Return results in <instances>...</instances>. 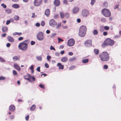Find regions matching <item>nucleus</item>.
Segmentation results:
<instances>
[{"label": "nucleus", "mask_w": 121, "mask_h": 121, "mask_svg": "<svg viewBox=\"0 0 121 121\" xmlns=\"http://www.w3.org/2000/svg\"><path fill=\"white\" fill-rule=\"evenodd\" d=\"M68 60V58L66 57H64L62 58L61 59V61L63 62H66Z\"/></svg>", "instance_id": "4be33fe9"}, {"label": "nucleus", "mask_w": 121, "mask_h": 121, "mask_svg": "<svg viewBox=\"0 0 121 121\" xmlns=\"http://www.w3.org/2000/svg\"><path fill=\"white\" fill-rule=\"evenodd\" d=\"M12 7L14 8L17 9L19 8V6L18 4H14L12 5Z\"/></svg>", "instance_id": "5701e85b"}, {"label": "nucleus", "mask_w": 121, "mask_h": 121, "mask_svg": "<svg viewBox=\"0 0 121 121\" xmlns=\"http://www.w3.org/2000/svg\"><path fill=\"white\" fill-rule=\"evenodd\" d=\"M56 25V28L57 29H58L61 26V23H58Z\"/></svg>", "instance_id": "a878e982"}, {"label": "nucleus", "mask_w": 121, "mask_h": 121, "mask_svg": "<svg viewBox=\"0 0 121 121\" xmlns=\"http://www.w3.org/2000/svg\"><path fill=\"white\" fill-rule=\"evenodd\" d=\"M107 35V32L105 31L103 33V35L104 36H106Z\"/></svg>", "instance_id": "69168bd1"}, {"label": "nucleus", "mask_w": 121, "mask_h": 121, "mask_svg": "<svg viewBox=\"0 0 121 121\" xmlns=\"http://www.w3.org/2000/svg\"><path fill=\"white\" fill-rule=\"evenodd\" d=\"M76 59V58L75 57H74L70 59L69 60L70 61H72L75 60Z\"/></svg>", "instance_id": "58836bf2"}, {"label": "nucleus", "mask_w": 121, "mask_h": 121, "mask_svg": "<svg viewBox=\"0 0 121 121\" xmlns=\"http://www.w3.org/2000/svg\"><path fill=\"white\" fill-rule=\"evenodd\" d=\"M86 33V32H84L83 31H79V36L81 37H83L85 35Z\"/></svg>", "instance_id": "4468645a"}, {"label": "nucleus", "mask_w": 121, "mask_h": 121, "mask_svg": "<svg viewBox=\"0 0 121 121\" xmlns=\"http://www.w3.org/2000/svg\"><path fill=\"white\" fill-rule=\"evenodd\" d=\"M6 13H10L12 12V11L11 9H8L5 10Z\"/></svg>", "instance_id": "7c9ffc66"}, {"label": "nucleus", "mask_w": 121, "mask_h": 121, "mask_svg": "<svg viewBox=\"0 0 121 121\" xmlns=\"http://www.w3.org/2000/svg\"><path fill=\"white\" fill-rule=\"evenodd\" d=\"M22 34L21 32H15L13 33V35H20Z\"/></svg>", "instance_id": "bb28decb"}, {"label": "nucleus", "mask_w": 121, "mask_h": 121, "mask_svg": "<svg viewBox=\"0 0 121 121\" xmlns=\"http://www.w3.org/2000/svg\"><path fill=\"white\" fill-rule=\"evenodd\" d=\"M95 0H91V4L92 5H93L94 3L95 2Z\"/></svg>", "instance_id": "49530a36"}, {"label": "nucleus", "mask_w": 121, "mask_h": 121, "mask_svg": "<svg viewBox=\"0 0 121 121\" xmlns=\"http://www.w3.org/2000/svg\"><path fill=\"white\" fill-rule=\"evenodd\" d=\"M89 61L88 59H84L82 60V62L83 63H87Z\"/></svg>", "instance_id": "cd10ccee"}, {"label": "nucleus", "mask_w": 121, "mask_h": 121, "mask_svg": "<svg viewBox=\"0 0 121 121\" xmlns=\"http://www.w3.org/2000/svg\"><path fill=\"white\" fill-rule=\"evenodd\" d=\"M13 18L15 20H19V16L15 15L14 16Z\"/></svg>", "instance_id": "473e14b6"}, {"label": "nucleus", "mask_w": 121, "mask_h": 121, "mask_svg": "<svg viewBox=\"0 0 121 121\" xmlns=\"http://www.w3.org/2000/svg\"><path fill=\"white\" fill-rule=\"evenodd\" d=\"M19 57L17 56H15L13 57V59L14 61H16L17 60L19 59Z\"/></svg>", "instance_id": "b1692460"}, {"label": "nucleus", "mask_w": 121, "mask_h": 121, "mask_svg": "<svg viewBox=\"0 0 121 121\" xmlns=\"http://www.w3.org/2000/svg\"><path fill=\"white\" fill-rule=\"evenodd\" d=\"M108 6V3L107 2H105L103 4V7H107Z\"/></svg>", "instance_id": "2f4dec72"}, {"label": "nucleus", "mask_w": 121, "mask_h": 121, "mask_svg": "<svg viewBox=\"0 0 121 121\" xmlns=\"http://www.w3.org/2000/svg\"><path fill=\"white\" fill-rule=\"evenodd\" d=\"M56 33H53L51 35V37H54V36H56Z\"/></svg>", "instance_id": "338daca9"}, {"label": "nucleus", "mask_w": 121, "mask_h": 121, "mask_svg": "<svg viewBox=\"0 0 121 121\" xmlns=\"http://www.w3.org/2000/svg\"><path fill=\"white\" fill-rule=\"evenodd\" d=\"M39 86L41 88L43 89H44L45 88L44 86L43 85L40 84L39 85Z\"/></svg>", "instance_id": "de8ad7c7"}, {"label": "nucleus", "mask_w": 121, "mask_h": 121, "mask_svg": "<svg viewBox=\"0 0 121 121\" xmlns=\"http://www.w3.org/2000/svg\"><path fill=\"white\" fill-rule=\"evenodd\" d=\"M42 0H34V4L35 6H39L41 4Z\"/></svg>", "instance_id": "6e6552de"}, {"label": "nucleus", "mask_w": 121, "mask_h": 121, "mask_svg": "<svg viewBox=\"0 0 121 121\" xmlns=\"http://www.w3.org/2000/svg\"><path fill=\"white\" fill-rule=\"evenodd\" d=\"M15 109V107L14 106L12 105H11L9 107V109L11 111H14Z\"/></svg>", "instance_id": "a211bd4d"}, {"label": "nucleus", "mask_w": 121, "mask_h": 121, "mask_svg": "<svg viewBox=\"0 0 121 121\" xmlns=\"http://www.w3.org/2000/svg\"><path fill=\"white\" fill-rule=\"evenodd\" d=\"M50 11L48 9H47L45 11V14L47 17L49 16L50 14Z\"/></svg>", "instance_id": "dca6fc26"}, {"label": "nucleus", "mask_w": 121, "mask_h": 121, "mask_svg": "<svg viewBox=\"0 0 121 121\" xmlns=\"http://www.w3.org/2000/svg\"><path fill=\"white\" fill-rule=\"evenodd\" d=\"M99 57L101 60L103 61H108L110 58L109 55L108 53L106 52H104L100 54Z\"/></svg>", "instance_id": "f03ea898"}, {"label": "nucleus", "mask_w": 121, "mask_h": 121, "mask_svg": "<svg viewBox=\"0 0 121 121\" xmlns=\"http://www.w3.org/2000/svg\"><path fill=\"white\" fill-rule=\"evenodd\" d=\"M93 33L95 35H97L98 34V31L96 30H95L93 31Z\"/></svg>", "instance_id": "f704fd0d"}, {"label": "nucleus", "mask_w": 121, "mask_h": 121, "mask_svg": "<svg viewBox=\"0 0 121 121\" xmlns=\"http://www.w3.org/2000/svg\"><path fill=\"white\" fill-rule=\"evenodd\" d=\"M0 61L2 62H5V60L3 59L0 57Z\"/></svg>", "instance_id": "864d4df0"}, {"label": "nucleus", "mask_w": 121, "mask_h": 121, "mask_svg": "<svg viewBox=\"0 0 121 121\" xmlns=\"http://www.w3.org/2000/svg\"><path fill=\"white\" fill-rule=\"evenodd\" d=\"M99 50L98 49H95L94 50V52L95 54H98L99 53Z\"/></svg>", "instance_id": "72a5a7b5"}, {"label": "nucleus", "mask_w": 121, "mask_h": 121, "mask_svg": "<svg viewBox=\"0 0 121 121\" xmlns=\"http://www.w3.org/2000/svg\"><path fill=\"white\" fill-rule=\"evenodd\" d=\"M60 2L59 0H55L54 2V5L56 6H58L60 4Z\"/></svg>", "instance_id": "f8f14e48"}, {"label": "nucleus", "mask_w": 121, "mask_h": 121, "mask_svg": "<svg viewBox=\"0 0 121 121\" xmlns=\"http://www.w3.org/2000/svg\"><path fill=\"white\" fill-rule=\"evenodd\" d=\"M23 39V37H21L19 38L18 39V40L19 41L22 40Z\"/></svg>", "instance_id": "09e8293b"}, {"label": "nucleus", "mask_w": 121, "mask_h": 121, "mask_svg": "<svg viewBox=\"0 0 121 121\" xmlns=\"http://www.w3.org/2000/svg\"><path fill=\"white\" fill-rule=\"evenodd\" d=\"M51 57L49 56H47V60L48 61L50 60Z\"/></svg>", "instance_id": "3c124183"}, {"label": "nucleus", "mask_w": 121, "mask_h": 121, "mask_svg": "<svg viewBox=\"0 0 121 121\" xmlns=\"http://www.w3.org/2000/svg\"><path fill=\"white\" fill-rule=\"evenodd\" d=\"M37 39L39 40H42L43 39V33L42 32H39L37 36Z\"/></svg>", "instance_id": "9d476101"}, {"label": "nucleus", "mask_w": 121, "mask_h": 121, "mask_svg": "<svg viewBox=\"0 0 121 121\" xmlns=\"http://www.w3.org/2000/svg\"><path fill=\"white\" fill-rule=\"evenodd\" d=\"M102 14L105 17H109L111 15V13L110 10L107 9H103L101 11Z\"/></svg>", "instance_id": "20e7f679"}, {"label": "nucleus", "mask_w": 121, "mask_h": 121, "mask_svg": "<svg viewBox=\"0 0 121 121\" xmlns=\"http://www.w3.org/2000/svg\"><path fill=\"white\" fill-rule=\"evenodd\" d=\"M10 22V21L9 20H8L7 21L6 24L7 25H8L9 24Z\"/></svg>", "instance_id": "0e129e2a"}, {"label": "nucleus", "mask_w": 121, "mask_h": 121, "mask_svg": "<svg viewBox=\"0 0 121 121\" xmlns=\"http://www.w3.org/2000/svg\"><path fill=\"white\" fill-rule=\"evenodd\" d=\"M70 15L68 13H66L65 14V17L67 19L68 18H69Z\"/></svg>", "instance_id": "c85d7f7f"}, {"label": "nucleus", "mask_w": 121, "mask_h": 121, "mask_svg": "<svg viewBox=\"0 0 121 121\" xmlns=\"http://www.w3.org/2000/svg\"><path fill=\"white\" fill-rule=\"evenodd\" d=\"M2 30L4 32H7L8 31V28L5 26H4L2 27Z\"/></svg>", "instance_id": "aec40b11"}, {"label": "nucleus", "mask_w": 121, "mask_h": 121, "mask_svg": "<svg viewBox=\"0 0 121 121\" xmlns=\"http://www.w3.org/2000/svg\"><path fill=\"white\" fill-rule=\"evenodd\" d=\"M13 74L14 75H16L17 76H18V74L17 72L14 70H13Z\"/></svg>", "instance_id": "c9c22d12"}, {"label": "nucleus", "mask_w": 121, "mask_h": 121, "mask_svg": "<svg viewBox=\"0 0 121 121\" xmlns=\"http://www.w3.org/2000/svg\"><path fill=\"white\" fill-rule=\"evenodd\" d=\"M55 55L57 56H59L60 55V53L58 52H56L55 53Z\"/></svg>", "instance_id": "13d9d810"}, {"label": "nucleus", "mask_w": 121, "mask_h": 121, "mask_svg": "<svg viewBox=\"0 0 121 121\" xmlns=\"http://www.w3.org/2000/svg\"><path fill=\"white\" fill-rule=\"evenodd\" d=\"M36 26L37 27H39L40 26V24L39 23H37L35 24Z\"/></svg>", "instance_id": "774afa93"}, {"label": "nucleus", "mask_w": 121, "mask_h": 121, "mask_svg": "<svg viewBox=\"0 0 121 121\" xmlns=\"http://www.w3.org/2000/svg\"><path fill=\"white\" fill-rule=\"evenodd\" d=\"M104 68L105 69H108V66L107 65H104Z\"/></svg>", "instance_id": "603ef678"}, {"label": "nucleus", "mask_w": 121, "mask_h": 121, "mask_svg": "<svg viewBox=\"0 0 121 121\" xmlns=\"http://www.w3.org/2000/svg\"><path fill=\"white\" fill-rule=\"evenodd\" d=\"M104 28L105 30H108L109 29V27L107 26H104Z\"/></svg>", "instance_id": "a18cd8bd"}, {"label": "nucleus", "mask_w": 121, "mask_h": 121, "mask_svg": "<svg viewBox=\"0 0 121 121\" xmlns=\"http://www.w3.org/2000/svg\"><path fill=\"white\" fill-rule=\"evenodd\" d=\"M60 14L61 18H62L64 17V14L63 13V12H60Z\"/></svg>", "instance_id": "e433bc0d"}, {"label": "nucleus", "mask_w": 121, "mask_h": 121, "mask_svg": "<svg viewBox=\"0 0 121 121\" xmlns=\"http://www.w3.org/2000/svg\"><path fill=\"white\" fill-rule=\"evenodd\" d=\"M85 46L87 47H90L92 46V41L91 39L86 40L84 42Z\"/></svg>", "instance_id": "39448f33"}, {"label": "nucleus", "mask_w": 121, "mask_h": 121, "mask_svg": "<svg viewBox=\"0 0 121 121\" xmlns=\"http://www.w3.org/2000/svg\"><path fill=\"white\" fill-rule=\"evenodd\" d=\"M8 39L9 40V41L10 42H14V39L11 37L10 36H9L7 37Z\"/></svg>", "instance_id": "6ab92c4d"}, {"label": "nucleus", "mask_w": 121, "mask_h": 121, "mask_svg": "<svg viewBox=\"0 0 121 121\" xmlns=\"http://www.w3.org/2000/svg\"><path fill=\"white\" fill-rule=\"evenodd\" d=\"M41 25L43 26H44L45 25V23L44 21H42L41 22Z\"/></svg>", "instance_id": "a19ab883"}, {"label": "nucleus", "mask_w": 121, "mask_h": 121, "mask_svg": "<svg viewBox=\"0 0 121 121\" xmlns=\"http://www.w3.org/2000/svg\"><path fill=\"white\" fill-rule=\"evenodd\" d=\"M30 74H28L27 75H25L24 76V78L28 81L29 80V78Z\"/></svg>", "instance_id": "c756f323"}, {"label": "nucleus", "mask_w": 121, "mask_h": 121, "mask_svg": "<svg viewBox=\"0 0 121 121\" xmlns=\"http://www.w3.org/2000/svg\"><path fill=\"white\" fill-rule=\"evenodd\" d=\"M35 43V42L33 41H31V45H33Z\"/></svg>", "instance_id": "4d7b16f0"}, {"label": "nucleus", "mask_w": 121, "mask_h": 121, "mask_svg": "<svg viewBox=\"0 0 121 121\" xmlns=\"http://www.w3.org/2000/svg\"><path fill=\"white\" fill-rule=\"evenodd\" d=\"M30 42L29 40H26L20 43L18 46L19 49L22 51L26 50L28 48V44Z\"/></svg>", "instance_id": "f257e3e1"}, {"label": "nucleus", "mask_w": 121, "mask_h": 121, "mask_svg": "<svg viewBox=\"0 0 121 121\" xmlns=\"http://www.w3.org/2000/svg\"><path fill=\"white\" fill-rule=\"evenodd\" d=\"M76 67L75 65H72L69 68V69L70 70H71L74 69Z\"/></svg>", "instance_id": "4c0bfd02"}, {"label": "nucleus", "mask_w": 121, "mask_h": 121, "mask_svg": "<svg viewBox=\"0 0 121 121\" xmlns=\"http://www.w3.org/2000/svg\"><path fill=\"white\" fill-rule=\"evenodd\" d=\"M74 41L73 39H70L68 40L67 44L69 46H72L74 45Z\"/></svg>", "instance_id": "1a4fd4ad"}, {"label": "nucleus", "mask_w": 121, "mask_h": 121, "mask_svg": "<svg viewBox=\"0 0 121 121\" xmlns=\"http://www.w3.org/2000/svg\"><path fill=\"white\" fill-rule=\"evenodd\" d=\"M57 22L53 19H52L49 21V24L51 26H54L57 25Z\"/></svg>", "instance_id": "0eeeda50"}, {"label": "nucleus", "mask_w": 121, "mask_h": 121, "mask_svg": "<svg viewBox=\"0 0 121 121\" xmlns=\"http://www.w3.org/2000/svg\"><path fill=\"white\" fill-rule=\"evenodd\" d=\"M29 115H27L25 117L26 120V121H28L29 119Z\"/></svg>", "instance_id": "052dcab7"}, {"label": "nucleus", "mask_w": 121, "mask_h": 121, "mask_svg": "<svg viewBox=\"0 0 121 121\" xmlns=\"http://www.w3.org/2000/svg\"><path fill=\"white\" fill-rule=\"evenodd\" d=\"M79 9L77 7H75L73 9V13H77L79 11Z\"/></svg>", "instance_id": "2eb2a0df"}, {"label": "nucleus", "mask_w": 121, "mask_h": 121, "mask_svg": "<svg viewBox=\"0 0 121 121\" xmlns=\"http://www.w3.org/2000/svg\"><path fill=\"white\" fill-rule=\"evenodd\" d=\"M1 6L3 7L4 8H6V6L4 4H1Z\"/></svg>", "instance_id": "8fccbe9b"}, {"label": "nucleus", "mask_w": 121, "mask_h": 121, "mask_svg": "<svg viewBox=\"0 0 121 121\" xmlns=\"http://www.w3.org/2000/svg\"><path fill=\"white\" fill-rule=\"evenodd\" d=\"M101 21L103 22H106V19L104 17H102L101 19Z\"/></svg>", "instance_id": "79ce46f5"}, {"label": "nucleus", "mask_w": 121, "mask_h": 121, "mask_svg": "<svg viewBox=\"0 0 121 121\" xmlns=\"http://www.w3.org/2000/svg\"><path fill=\"white\" fill-rule=\"evenodd\" d=\"M57 65L59 67V69H63L64 68V65H61V63H59L57 64Z\"/></svg>", "instance_id": "412c9836"}, {"label": "nucleus", "mask_w": 121, "mask_h": 121, "mask_svg": "<svg viewBox=\"0 0 121 121\" xmlns=\"http://www.w3.org/2000/svg\"><path fill=\"white\" fill-rule=\"evenodd\" d=\"M82 14L83 16L86 17L89 15V12L87 10L84 9L82 10Z\"/></svg>", "instance_id": "423d86ee"}, {"label": "nucleus", "mask_w": 121, "mask_h": 121, "mask_svg": "<svg viewBox=\"0 0 121 121\" xmlns=\"http://www.w3.org/2000/svg\"><path fill=\"white\" fill-rule=\"evenodd\" d=\"M5 79V77L4 76H0V80H4Z\"/></svg>", "instance_id": "37998d69"}, {"label": "nucleus", "mask_w": 121, "mask_h": 121, "mask_svg": "<svg viewBox=\"0 0 121 121\" xmlns=\"http://www.w3.org/2000/svg\"><path fill=\"white\" fill-rule=\"evenodd\" d=\"M58 42L59 43L61 42H62L63 41V40L62 39L59 38H58Z\"/></svg>", "instance_id": "c03bdc74"}, {"label": "nucleus", "mask_w": 121, "mask_h": 121, "mask_svg": "<svg viewBox=\"0 0 121 121\" xmlns=\"http://www.w3.org/2000/svg\"><path fill=\"white\" fill-rule=\"evenodd\" d=\"M50 49L51 50H55V49L52 46H51L50 48Z\"/></svg>", "instance_id": "5fc2aeb1"}, {"label": "nucleus", "mask_w": 121, "mask_h": 121, "mask_svg": "<svg viewBox=\"0 0 121 121\" xmlns=\"http://www.w3.org/2000/svg\"><path fill=\"white\" fill-rule=\"evenodd\" d=\"M36 16V15H35V13H32V15L31 17L32 18H34Z\"/></svg>", "instance_id": "e2e57ef3"}, {"label": "nucleus", "mask_w": 121, "mask_h": 121, "mask_svg": "<svg viewBox=\"0 0 121 121\" xmlns=\"http://www.w3.org/2000/svg\"><path fill=\"white\" fill-rule=\"evenodd\" d=\"M114 40L110 38H108L104 41L102 45V46L103 47H104L105 45L112 46L114 45Z\"/></svg>", "instance_id": "7ed1b4c3"}, {"label": "nucleus", "mask_w": 121, "mask_h": 121, "mask_svg": "<svg viewBox=\"0 0 121 121\" xmlns=\"http://www.w3.org/2000/svg\"><path fill=\"white\" fill-rule=\"evenodd\" d=\"M45 66L47 68H48L49 67V65L47 63H45Z\"/></svg>", "instance_id": "6e6d98bb"}, {"label": "nucleus", "mask_w": 121, "mask_h": 121, "mask_svg": "<svg viewBox=\"0 0 121 121\" xmlns=\"http://www.w3.org/2000/svg\"><path fill=\"white\" fill-rule=\"evenodd\" d=\"M40 67H38L37 68V70L39 72H40Z\"/></svg>", "instance_id": "bf43d9fd"}, {"label": "nucleus", "mask_w": 121, "mask_h": 121, "mask_svg": "<svg viewBox=\"0 0 121 121\" xmlns=\"http://www.w3.org/2000/svg\"><path fill=\"white\" fill-rule=\"evenodd\" d=\"M86 28L85 26H82L80 28L79 31L86 32Z\"/></svg>", "instance_id": "9b49d317"}, {"label": "nucleus", "mask_w": 121, "mask_h": 121, "mask_svg": "<svg viewBox=\"0 0 121 121\" xmlns=\"http://www.w3.org/2000/svg\"><path fill=\"white\" fill-rule=\"evenodd\" d=\"M36 108V106L35 105H33L30 108V110L33 111Z\"/></svg>", "instance_id": "393cba45"}, {"label": "nucleus", "mask_w": 121, "mask_h": 121, "mask_svg": "<svg viewBox=\"0 0 121 121\" xmlns=\"http://www.w3.org/2000/svg\"><path fill=\"white\" fill-rule=\"evenodd\" d=\"M29 78L30 80H28L30 82H32L35 81V78L33 76H32L30 74Z\"/></svg>", "instance_id": "ddd939ff"}, {"label": "nucleus", "mask_w": 121, "mask_h": 121, "mask_svg": "<svg viewBox=\"0 0 121 121\" xmlns=\"http://www.w3.org/2000/svg\"><path fill=\"white\" fill-rule=\"evenodd\" d=\"M13 65L14 67L17 70L19 71L20 70V67L19 66H18L17 64H14V65Z\"/></svg>", "instance_id": "f3484780"}, {"label": "nucleus", "mask_w": 121, "mask_h": 121, "mask_svg": "<svg viewBox=\"0 0 121 121\" xmlns=\"http://www.w3.org/2000/svg\"><path fill=\"white\" fill-rule=\"evenodd\" d=\"M67 0H64L63 2L65 4H67Z\"/></svg>", "instance_id": "680f3d73"}, {"label": "nucleus", "mask_w": 121, "mask_h": 121, "mask_svg": "<svg viewBox=\"0 0 121 121\" xmlns=\"http://www.w3.org/2000/svg\"><path fill=\"white\" fill-rule=\"evenodd\" d=\"M37 59L41 61L42 59V57L40 56H37L36 57Z\"/></svg>", "instance_id": "ea45409f"}]
</instances>
